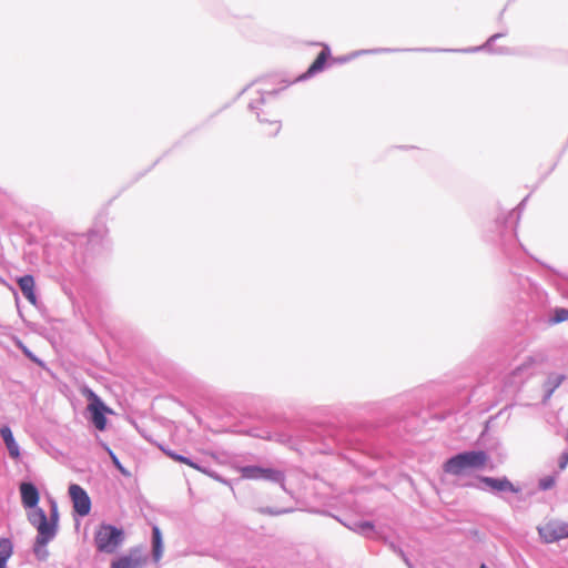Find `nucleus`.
<instances>
[{"label":"nucleus","mask_w":568,"mask_h":568,"mask_svg":"<svg viewBox=\"0 0 568 568\" xmlns=\"http://www.w3.org/2000/svg\"><path fill=\"white\" fill-rule=\"evenodd\" d=\"M528 199L529 195L524 197L513 211L497 216L484 233V241L497 247L508 261H515L520 250L527 253L526 247L518 241L517 225Z\"/></svg>","instance_id":"nucleus-1"},{"label":"nucleus","mask_w":568,"mask_h":568,"mask_svg":"<svg viewBox=\"0 0 568 568\" xmlns=\"http://www.w3.org/2000/svg\"><path fill=\"white\" fill-rule=\"evenodd\" d=\"M329 58H332L331 48L328 44L323 43L322 50L320 51V53L317 54L315 60L310 64V67L306 69L305 72L301 73L293 80H282L281 83H283V85L281 88L272 89V90H267V91H258V98L255 100H252L248 103V109L256 114L258 122H261V123L265 122V123H268L270 125L274 126V129L268 132L270 135L274 136L280 132L281 122L278 119L271 120V119L264 116L265 114H268L267 112H265L262 109V106L266 103V100L268 98L276 97L280 92L285 90L293 83L303 82V81L310 80L311 78L315 77L317 73H320L326 69V67L328 65L327 61Z\"/></svg>","instance_id":"nucleus-2"},{"label":"nucleus","mask_w":568,"mask_h":568,"mask_svg":"<svg viewBox=\"0 0 568 568\" xmlns=\"http://www.w3.org/2000/svg\"><path fill=\"white\" fill-rule=\"evenodd\" d=\"M304 437L317 444L315 449L321 454H339L342 448L355 449L359 445L353 433L335 426H313L305 432Z\"/></svg>","instance_id":"nucleus-3"},{"label":"nucleus","mask_w":568,"mask_h":568,"mask_svg":"<svg viewBox=\"0 0 568 568\" xmlns=\"http://www.w3.org/2000/svg\"><path fill=\"white\" fill-rule=\"evenodd\" d=\"M489 455L483 449H469L456 453L443 463V470L453 476H463L470 470L483 469Z\"/></svg>","instance_id":"nucleus-4"},{"label":"nucleus","mask_w":568,"mask_h":568,"mask_svg":"<svg viewBox=\"0 0 568 568\" xmlns=\"http://www.w3.org/2000/svg\"><path fill=\"white\" fill-rule=\"evenodd\" d=\"M27 518L32 527L37 529V536L34 538L32 545V551L34 557L39 561H45L49 558V550L47 549L49 540L48 530H45L47 526V513L39 505L37 508H28Z\"/></svg>","instance_id":"nucleus-5"},{"label":"nucleus","mask_w":568,"mask_h":568,"mask_svg":"<svg viewBox=\"0 0 568 568\" xmlns=\"http://www.w3.org/2000/svg\"><path fill=\"white\" fill-rule=\"evenodd\" d=\"M125 540L122 527L102 521L94 531V545L99 552L113 554Z\"/></svg>","instance_id":"nucleus-6"},{"label":"nucleus","mask_w":568,"mask_h":568,"mask_svg":"<svg viewBox=\"0 0 568 568\" xmlns=\"http://www.w3.org/2000/svg\"><path fill=\"white\" fill-rule=\"evenodd\" d=\"M88 398L87 419L99 432H105L109 426L108 415H113L114 410L108 406L104 400L92 389L85 392Z\"/></svg>","instance_id":"nucleus-7"},{"label":"nucleus","mask_w":568,"mask_h":568,"mask_svg":"<svg viewBox=\"0 0 568 568\" xmlns=\"http://www.w3.org/2000/svg\"><path fill=\"white\" fill-rule=\"evenodd\" d=\"M102 235L99 231L89 230L88 233L70 234L67 241L79 252L83 262L98 254L102 247Z\"/></svg>","instance_id":"nucleus-8"},{"label":"nucleus","mask_w":568,"mask_h":568,"mask_svg":"<svg viewBox=\"0 0 568 568\" xmlns=\"http://www.w3.org/2000/svg\"><path fill=\"white\" fill-rule=\"evenodd\" d=\"M478 484L468 483L465 486L476 488L484 491H489L494 495L503 497V494H520L521 487L515 485L507 476L491 477V476H477Z\"/></svg>","instance_id":"nucleus-9"},{"label":"nucleus","mask_w":568,"mask_h":568,"mask_svg":"<svg viewBox=\"0 0 568 568\" xmlns=\"http://www.w3.org/2000/svg\"><path fill=\"white\" fill-rule=\"evenodd\" d=\"M507 36V31L497 32L490 36L481 45L469 47L464 49H440V48H413L412 50L416 52H463V53H474L479 51H486L494 54L500 55H509L513 53L511 49L508 47H494V43Z\"/></svg>","instance_id":"nucleus-10"},{"label":"nucleus","mask_w":568,"mask_h":568,"mask_svg":"<svg viewBox=\"0 0 568 568\" xmlns=\"http://www.w3.org/2000/svg\"><path fill=\"white\" fill-rule=\"evenodd\" d=\"M69 496L72 501L73 517H85L92 509V501L88 491L79 484H70Z\"/></svg>","instance_id":"nucleus-11"},{"label":"nucleus","mask_w":568,"mask_h":568,"mask_svg":"<svg viewBox=\"0 0 568 568\" xmlns=\"http://www.w3.org/2000/svg\"><path fill=\"white\" fill-rule=\"evenodd\" d=\"M182 464H185L195 470H199L211 478L221 481L223 484H229L226 479H224L222 476H220L219 473L212 469L211 462L209 459H205L201 456H194L191 455L189 452H185L184 460Z\"/></svg>","instance_id":"nucleus-12"},{"label":"nucleus","mask_w":568,"mask_h":568,"mask_svg":"<svg viewBox=\"0 0 568 568\" xmlns=\"http://www.w3.org/2000/svg\"><path fill=\"white\" fill-rule=\"evenodd\" d=\"M566 321H568V308L555 307L549 316L534 315L530 320V324L544 329Z\"/></svg>","instance_id":"nucleus-13"},{"label":"nucleus","mask_w":568,"mask_h":568,"mask_svg":"<svg viewBox=\"0 0 568 568\" xmlns=\"http://www.w3.org/2000/svg\"><path fill=\"white\" fill-rule=\"evenodd\" d=\"M17 284L22 292L23 296L28 300V302L34 307H39L41 305L37 288H36V280L32 274H24L22 276L17 277Z\"/></svg>","instance_id":"nucleus-14"},{"label":"nucleus","mask_w":568,"mask_h":568,"mask_svg":"<svg viewBox=\"0 0 568 568\" xmlns=\"http://www.w3.org/2000/svg\"><path fill=\"white\" fill-rule=\"evenodd\" d=\"M21 505L24 509L37 508L40 501V491L32 481H22L19 486Z\"/></svg>","instance_id":"nucleus-15"},{"label":"nucleus","mask_w":568,"mask_h":568,"mask_svg":"<svg viewBox=\"0 0 568 568\" xmlns=\"http://www.w3.org/2000/svg\"><path fill=\"white\" fill-rule=\"evenodd\" d=\"M407 49L408 48H406V49H399V48L361 49V50L353 51V52H351L348 54H345V55L333 58V62L338 63V64H344V63H347V62L352 61L353 59H355L357 57L366 55V54L394 53V52H415L414 50H407Z\"/></svg>","instance_id":"nucleus-16"},{"label":"nucleus","mask_w":568,"mask_h":568,"mask_svg":"<svg viewBox=\"0 0 568 568\" xmlns=\"http://www.w3.org/2000/svg\"><path fill=\"white\" fill-rule=\"evenodd\" d=\"M246 434L255 438L276 440L280 443H287L290 440V435L283 432L272 430L268 426L251 427L247 429Z\"/></svg>","instance_id":"nucleus-17"},{"label":"nucleus","mask_w":568,"mask_h":568,"mask_svg":"<svg viewBox=\"0 0 568 568\" xmlns=\"http://www.w3.org/2000/svg\"><path fill=\"white\" fill-rule=\"evenodd\" d=\"M140 552L138 547L130 549L129 554L120 555L111 561V568H141L145 558L135 557Z\"/></svg>","instance_id":"nucleus-18"},{"label":"nucleus","mask_w":568,"mask_h":568,"mask_svg":"<svg viewBox=\"0 0 568 568\" xmlns=\"http://www.w3.org/2000/svg\"><path fill=\"white\" fill-rule=\"evenodd\" d=\"M0 437L8 449L9 456L14 460H19L21 458L20 446L9 425L4 424L0 427Z\"/></svg>","instance_id":"nucleus-19"},{"label":"nucleus","mask_w":568,"mask_h":568,"mask_svg":"<svg viewBox=\"0 0 568 568\" xmlns=\"http://www.w3.org/2000/svg\"><path fill=\"white\" fill-rule=\"evenodd\" d=\"M48 500L50 505V510L49 515H47L45 530H48V534L50 536L49 540L52 541L59 531L60 514L57 500L51 496H49Z\"/></svg>","instance_id":"nucleus-20"},{"label":"nucleus","mask_w":568,"mask_h":568,"mask_svg":"<svg viewBox=\"0 0 568 568\" xmlns=\"http://www.w3.org/2000/svg\"><path fill=\"white\" fill-rule=\"evenodd\" d=\"M566 375L559 373H549L546 381L542 384L544 395L541 403L547 404L554 395L555 390L564 383Z\"/></svg>","instance_id":"nucleus-21"},{"label":"nucleus","mask_w":568,"mask_h":568,"mask_svg":"<svg viewBox=\"0 0 568 568\" xmlns=\"http://www.w3.org/2000/svg\"><path fill=\"white\" fill-rule=\"evenodd\" d=\"M151 548L152 560L158 564L163 556L164 541L162 530L156 524L151 528Z\"/></svg>","instance_id":"nucleus-22"},{"label":"nucleus","mask_w":568,"mask_h":568,"mask_svg":"<svg viewBox=\"0 0 568 568\" xmlns=\"http://www.w3.org/2000/svg\"><path fill=\"white\" fill-rule=\"evenodd\" d=\"M261 475L260 480H266L275 484H280L281 488L286 491L285 487V474L284 471L273 468V467H264V471Z\"/></svg>","instance_id":"nucleus-23"},{"label":"nucleus","mask_w":568,"mask_h":568,"mask_svg":"<svg viewBox=\"0 0 568 568\" xmlns=\"http://www.w3.org/2000/svg\"><path fill=\"white\" fill-rule=\"evenodd\" d=\"M12 555V539L9 537H0V568H8V561Z\"/></svg>","instance_id":"nucleus-24"},{"label":"nucleus","mask_w":568,"mask_h":568,"mask_svg":"<svg viewBox=\"0 0 568 568\" xmlns=\"http://www.w3.org/2000/svg\"><path fill=\"white\" fill-rule=\"evenodd\" d=\"M538 532H539L540 539L545 544H552V542L560 540L557 526L554 524H547L542 527H539Z\"/></svg>","instance_id":"nucleus-25"},{"label":"nucleus","mask_w":568,"mask_h":568,"mask_svg":"<svg viewBox=\"0 0 568 568\" xmlns=\"http://www.w3.org/2000/svg\"><path fill=\"white\" fill-rule=\"evenodd\" d=\"M352 531L371 537L375 534V525L371 520H353Z\"/></svg>","instance_id":"nucleus-26"},{"label":"nucleus","mask_w":568,"mask_h":568,"mask_svg":"<svg viewBox=\"0 0 568 568\" xmlns=\"http://www.w3.org/2000/svg\"><path fill=\"white\" fill-rule=\"evenodd\" d=\"M532 374L534 373L530 369L520 363L511 369L509 377L511 378L513 383L523 384Z\"/></svg>","instance_id":"nucleus-27"},{"label":"nucleus","mask_w":568,"mask_h":568,"mask_svg":"<svg viewBox=\"0 0 568 568\" xmlns=\"http://www.w3.org/2000/svg\"><path fill=\"white\" fill-rule=\"evenodd\" d=\"M532 374L534 373L530 369L520 363L511 369L509 377L511 378L513 383L523 384Z\"/></svg>","instance_id":"nucleus-28"},{"label":"nucleus","mask_w":568,"mask_h":568,"mask_svg":"<svg viewBox=\"0 0 568 568\" xmlns=\"http://www.w3.org/2000/svg\"><path fill=\"white\" fill-rule=\"evenodd\" d=\"M264 467L260 465H247L241 468V475L245 479L260 480Z\"/></svg>","instance_id":"nucleus-29"},{"label":"nucleus","mask_w":568,"mask_h":568,"mask_svg":"<svg viewBox=\"0 0 568 568\" xmlns=\"http://www.w3.org/2000/svg\"><path fill=\"white\" fill-rule=\"evenodd\" d=\"M257 511L262 515L267 516H281L285 514H291L295 511L294 507H272V506H264L260 507Z\"/></svg>","instance_id":"nucleus-30"},{"label":"nucleus","mask_w":568,"mask_h":568,"mask_svg":"<svg viewBox=\"0 0 568 568\" xmlns=\"http://www.w3.org/2000/svg\"><path fill=\"white\" fill-rule=\"evenodd\" d=\"M546 361V356L542 353H536L532 355H527L521 364H524L528 369L535 373V369L538 365L542 364Z\"/></svg>","instance_id":"nucleus-31"},{"label":"nucleus","mask_w":568,"mask_h":568,"mask_svg":"<svg viewBox=\"0 0 568 568\" xmlns=\"http://www.w3.org/2000/svg\"><path fill=\"white\" fill-rule=\"evenodd\" d=\"M102 447L108 452L113 466L124 476H129L130 471L122 465L114 452L105 443H101Z\"/></svg>","instance_id":"nucleus-32"},{"label":"nucleus","mask_w":568,"mask_h":568,"mask_svg":"<svg viewBox=\"0 0 568 568\" xmlns=\"http://www.w3.org/2000/svg\"><path fill=\"white\" fill-rule=\"evenodd\" d=\"M388 547L389 549L396 554L397 556H399L402 558V560L405 562V565L408 567V568H414L413 566V562L410 560V558L407 556V554L404 551V549L397 545L396 542L394 541H389L388 542Z\"/></svg>","instance_id":"nucleus-33"},{"label":"nucleus","mask_w":568,"mask_h":568,"mask_svg":"<svg viewBox=\"0 0 568 568\" xmlns=\"http://www.w3.org/2000/svg\"><path fill=\"white\" fill-rule=\"evenodd\" d=\"M556 485V474L547 475L538 480V488L541 491H547Z\"/></svg>","instance_id":"nucleus-34"},{"label":"nucleus","mask_w":568,"mask_h":568,"mask_svg":"<svg viewBox=\"0 0 568 568\" xmlns=\"http://www.w3.org/2000/svg\"><path fill=\"white\" fill-rule=\"evenodd\" d=\"M0 284L7 286L13 293L14 300H16V304H17V307H18L19 316L22 318V321L24 323H27V321L24 320L23 314H22V312L20 310V305H19L20 300H19V294H18L17 288L14 286H12L10 283H8L1 275H0Z\"/></svg>","instance_id":"nucleus-35"},{"label":"nucleus","mask_w":568,"mask_h":568,"mask_svg":"<svg viewBox=\"0 0 568 568\" xmlns=\"http://www.w3.org/2000/svg\"><path fill=\"white\" fill-rule=\"evenodd\" d=\"M13 344L29 361L34 356V353L19 337H13Z\"/></svg>","instance_id":"nucleus-36"},{"label":"nucleus","mask_w":568,"mask_h":568,"mask_svg":"<svg viewBox=\"0 0 568 568\" xmlns=\"http://www.w3.org/2000/svg\"><path fill=\"white\" fill-rule=\"evenodd\" d=\"M185 452L186 450H182L179 453L173 449H168V450H164V455L166 457L171 458L172 460L182 464L184 460Z\"/></svg>","instance_id":"nucleus-37"},{"label":"nucleus","mask_w":568,"mask_h":568,"mask_svg":"<svg viewBox=\"0 0 568 568\" xmlns=\"http://www.w3.org/2000/svg\"><path fill=\"white\" fill-rule=\"evenodd\" d=\"M568 466V450H564L558 458V468L560 471L565 470Z\"/></svg>","instance_id":"nucleus-38"},{"label":"nucleus","mask_w":568,"mask_h":568,"mask_svg":"<svg viewBox=\"0 0 568 568\" xmlns=\"http://www.w3.org/2000/svg\"><path fill=\"white\" fill-rule=\"evenodd\" d=\"M557 526L558 535L560 539L568 538V523H560Z\"/></svg>","instance_id":"nucleus-39"},{"label":"nucleus","mask_w":568,"mask_h":568,"mask_svg":"<svg viewBox=\"0 0 568 568\" xmlns=\"http://www.w3.org/2000/svg\"><path fill=\"white\" fill-rule=\"evenodd\" d=\"M30 361L32 363H34L37 366H39L40 368H42L43 371H47V372L50 371L47 363L43 359H41L39 356H37L36 354H34V356H32V358Z\"/></svg>","instance_id":"nucleus-40"},{"label":"nucleus","mask_w":568,"mask_h":568,"mask_svg":"<svg viewBox=\"0 0 568 568\" xmlns=\"http://www.w3.org/2000/svg\"><path fill=\"white\" fill-rule=\"evenodd\" d=\"M336 519L345 527H347L349 530H352V526H353V520L354 519H351V520H342L341 518L336 517Z\"/></svg>","instance_id":"nucleus-41"},{"label":"nucleus","mask_w":568,"mask_h":568,"mask_svg":"<svg viewBox=\"0 0 568 568\" xmlns=\"http://www.w3.org/2000/svg\"><path fill=\"white\" fill-rule=\"evenodd\" d=\"M407 420L406 419H400L398 420V426L399 427H403L405 430L409 432V429L407 428Z\"/></svg>","instance_id":"nucleus-42"},{"label":"nucleus","mask_w":568,"mask_h":568,"mask_svg":"<svg viewBox=\"0 0 568 568\" xmlns=\"http://www.w3.org/2000/svg\"><path fill=\"white\" fill-rule=\"evenodd\" d=\"M536 261L539 263V261H538V260H536ZM540 264H541L544 267H546L548 271L552 272L554 274H558V272H557L555 268H552L550 265H547V264H545V263H542V262H540Z\"/></svg>","instance_id":"nucleus-43"},{"label":"nucleus","mask_w":568,"mask_h":568,"mask_svg":"<svg viewBox=\"0 0 568 568\" xmlns=\"http://www.w3.org/2000/svg\"><path fill=\"white\" fill-rule=\"evenodd\" d=\"M158 447L159 449L164 454V450H168V449H171L170 447H168L166 445L164 444H158Z\"/></svg>","instance_id":"nucleus-44"},{"label":"nucleus","mask_w":568,"mask_h":568,"mask_svg":"<svg viewBox=\"0 0 568 568\" xmlns=\"http://www.w3.org/2000/svg\"><path fill=\"white\" fill-rule=\"evenodd\" d=\"M408 418L409 420H417V416L415 415V413H412Z\"/></svg>","instance_id":"nucleus-45"},{"label":"nucleus","mask_w":568,"mask_h":568,"mask_svg":"<svg viewBox=\"0 0 568 568\" xmlns=\"http://www.w3.org/2000/svg\"><path fill=\"white\" fill-rule=\"evenodd\" d=\"M250 85H246L245 88L242 89V91L239 93L237 97H240L241 94H243L247 89H248Z\"/></svg>","instance_id":"nucleus-46"},{"label":"nucleus","mask_w":568,"mask_h":568,"mask_svg":"<svg viewBox=\"0 0 568 568\" xmlns=\"http://www.w3.org/2000/svg\"><path fill=\"white\" fill-rule=\"evenodd\" d=\"M479 568H489L485 562H481Z\"/></svg>","instance_id":"nucleus-47"},{"label":"nucleus","mask_w":568,"mask_h":568,"mask_svg":"<svg viewBox=\"0 0 568 568\" xmlns=\"http://www.w3.org/2000/svg\"><path fill=\"white\" fill-rule=\"evenodd\" d=\"M505 10H506V9L504 8V9L500 11L499 19H501V18H503Z\"/></svg>","instance_id":"nucleus-48"}]
</instances>
